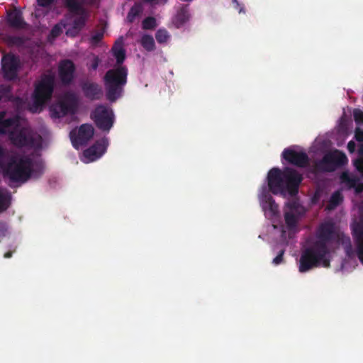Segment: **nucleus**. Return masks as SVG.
Here are the masks:
<instances>
[{"label": "nucleus", "instance_id": "40", "mask_svg": "<svg viewBox=\"0 0 363 363\" xmlns=\"http://www.w3.org/2000/svg\"><path fill=\"white\" fill-rule=\"evenodd\" d=\"M354 138L359 142H363V130L359 128L355 129Z\"/></svg>", "mask_w": 363, "mask_h": 363}, {"label": "nucleus", "instance_id": "31", "mask_svg": "<svg viewBox=\"0 0 363 363\" xmlns=\"http://www.w3.org/2000/svg\"><path fill=\"white\" fill-rule=\"evenodd\" d=\"M141 12V8L140 6H133L127 16V20L130 23H133L135 18L140 14Z\"/></svg>", "mask_w": 363, "mask_h": 363}, {"label": "nucleus", "instance_id": "2", "mask_svg": "<svg viewBox=\"0 0 363 363\" xmlns=\"http://www.w3.org/2000/svg\"><path fill=\"white\" fill-rule=\"evenodd\" d=\"M267 181L269 189L273 194L283 195L288 192L294 196L298 192L303 176L291 167H287L283 170L273 167L268 172Z\"/></svg>", "mask_w": 363, "mask_h": 363}, {"label": "nucleus", "instance_id": "28", "mask_svg": "<svg viewBox=\"0 0 363 363\" xmlns=\"http://www.w3.org/2000/svg\"><path fill=\"white\" fill-rule=\"evenodd\" d=\"M340 178L343 182L347 184L349 189H352L359 180L356 177H350L347 172H343Z\"/></svg>", "mask_w": 363, "mask_h": 363}, {"label": "nucleus", "instance_id": "47", "mask_svg": "<svg viewBox=\"0 0 363 363\" xmlns=\"http://www.w3.org/2000/svg\"><path fill=\"white\" fill-rule=\"evenodd\" d=\"M15 40H20L21 38H13Z\"/></svg>", "mask_w": 363, "mask_h": 363}, {"label": "nucleus", "instance_id": "29", "mask_svg": "<svg viewBox=\"0 0 363 363\" xmlns=\"http://www.w3.org/2000/svg\"><path fill=\"white\" fill-rule=\"evenodd\" d=\"M155 38L158 43H164L169 38V33L166 29H159L155 33Z\"/></svg>", "mask_w": 363, "mask_h": 363}, {"label": "nucleus", "instance_id": "18", "mask_svg": "<svg viewBox=\"0 0 363 363\" xmlns=\"http://www.w3.org/2000/svg\"><path fill=\"white\" fill-rule=\"evenodd\" d=\"M6 112H0V134H6L9 132L10 129L13 130L19 128L20 121L18 116L5 118Z\"/></svg>", "mask_w": 363, "mask_h": 363}, {"label": "nucleus", "instance_id": "26", "mask_svg": "<svg viewBox=\"0 0 363 363\" xmlns=\"http://www.w3.org/2000/svg\"><path fill=\"white\" fill-rule=\"evenodd\" d=\"M286 207L289 210L288 212H293L294 213L298 214V216H302L305 213L304 208L297 201H292L287 203Z\"/></svg>", "mask_w": 363, "mask_h": 363}, {"label": "nucleus", "instance_id": "37", "mask_svg": "<svg viewBox=\"0 0 363 363\" xmlns=\"http://www.w3.org/2000/svg\"><path fill=\"white\" fill-rule=\"evenodd\" d=\"M285 252V250H281L277 257L273 259L272 264L274 265H279L284 262V255Z\"/></svg>", "mask_w": 363, "mask_h": 363}, {"label": "nucleus", "instance_id": "10", "mask_svg": "<svg viewBox=\"0 0 363 363\" xmlns=\"http://www.w3.org/2000/svg\"><path fill=\"white\" fill-rule=\"evenodd\" d=\"M94 133V127L91 124H82L79 129L72 130L70 133V139L75 148L84 146L92 138Z\"/></svg>", "mask_w": 363, "mask_h": 363}, {"label": "nucleus", "instance_id": "24", "mask_svg": "<svg viewBox=\"0 0 363 363\" xmlns=\"http://www.w3.org/2000/svg\"><path fill=\"white\" fill-rule=\"evenodd\" d=\"M300 216L293 212L284 213V220L289 230H293L296 227Z\"/></svg>", "mask_w": 363, "mask_h": 363}, {"label": "nucleus", "instance_id": "33", "mask_svg": "<svg viewBox=\"0 0 363 363\" xmlns=\"http://www.w3.org/2000/svg\"><path fill=\"white\" fill-rule=\"evenodd\" d=\"M62 33V28L60 24L55 25L49 34L48 39L50 40H55L57 37H59Z\"/></svg>", "mask_w": 363, "mask_h": 363}, {"label": "nucleus", "instance_id": "36", "mask_svg": "<svg viewBox=\"0 0 363 363\" xmlns=\"http://www.w3.org/2000/svg\"><path fill=\"white\" fill-rule=\"evenodd\" d=\"M104 38V33L103 32H96V33L93 34L90 38V43L93 45H96L99 44L101 40Z\"/></svg>", "mask_w": 363, "mask_h": 363}, {"label": "nucleus", "instance_id": "4", "mask_svg": "<svg viewBox=\"0 0 363 363\" xmlns=\"http://www.w3.org/2000/svg\"><path fill=\"white\" fill-rule=\"evenodd\" d=\"M128 81V69L118 66L108 70L104 77L106 99L111 103L116 102L124 92Z\"/></svg>", "mask_w": 363, "mask_h": 363}, {"label": "nucleus", "instance_id": "1", "mask_svg": "<svg viewBox=\"0 0 363 363\" xmlns=\"http://www.w3.org/2000/svg\"><path fill=\"white\" fill-rule=\"evenodd\" d=\"M317 240L304 250L299 260V272H306L314 267H330V259L326 257L329 254L328 243L338 238L335 223L325 221L320 223L316 231Z\"/></svg>", "mask_w": 363, "mask_h": 363}, {"label": "nucleus", "instance_id": "5", "mask_svg": "<svg viewBox=\"0 0 363 363\" xmlns=\"http://www.w3.org/2000/svg\"><path fill=\"white\" fill-rule=\"evenodd\" d=\"M55 86V77L52 74H44L35 84L32 94V101L28 109L33 113H40L48 101L52 98Z\"/></svg>", "mask_w": 363, "mask_h": 363}, {"label": "nucleus", "instance_id": "25", "mask_svg": "<svg viewBox=\"0 0 363 363\" xmlns=\"http://www.w3.org/2000/svg\"><path fill=\"white\" fill-rule=\"evenodd\" d=\"M140 44L147 52H152L155 50V40L153 37L150 35H143L140 39Z\"/></svg>", "mask_w": 363, "mask_h": 363}, {"label": "nucleus", "instance_id": "34", "mask_svg": "<svg viewBox=\"0 0 363 363\" xmlns=\"http://www.w3.org/2000/svg\"><path fill=\"white\" fill-rule=\"evenodd\" d=\"M353 117L357 125L363 124V111L359 108H354L353 111Z\"/></svg>", "mask_w": 363, "mask_h": 363}, {"label": "nucleus", "instance_id": "12", "mask_svg": "<svg viewBox=\"0 0 363 363\" xmlns=\"http://www.w3.org/2000/svg\"><path fill=\"white\" fill-rule=\"evenodd\" d=\"M1 65V70L5 79L13 80L17 77L20 68V60L18 57L12 54H7L3 57Z\"/></svg>", "mask_w": 363, "mask_h": 363}, {"label": "nucleus", "instance_id": "30", "mask_svg": "<svg viewBox=\"0 0 363 363\" xmlns=\"http://www.w3.org/2000/svg\"><path fill=\"white\" fill-rule=\"evenodd\" d=\"M9 206V196L0 189V213L6 211Z\"/></svg>", "mask_w": 363, "mask_h": 363}, {"label": "nucleus", "instance_id": "45", "mask_svg": "<svg viewBox=\"0 0 363 363\" xmlns=\"http://www.w3.org/2000/svg\"><path fill=\"white\" fill-rule=\"evenodd\" d=\"M12 253H13V252H12L11 251H9V252H6V253L4 254V257H5V258H10V257H11V256H12Z\"/></svg>", "mask_w": 363, "mask_h": 363}, {"label": "nucleus", "instance_id": "46", "mask_svg": "<svg viewBox=\"0 0 363 363\" xmlns=\"http://www.w3.org/2000/svg\"><path fill=\"white\" fill-rule=\"evenodd\" d=\"M145 1L148 3H152V2L155 1L156 0H145Z\"/></svg>", "mask_w": 363, "mask_h": 363}, {"label": "nucleus", "instance_id": "3", "mask_svg": "<svg viewBox=\"0 0 363 363\" xmlns=\"http://www.w3.org/2000/svg\"><path fill=\"white\" fill-rule=\"evenodd\" d=\"M0 171L12 182H26L32 174L33 161L29 157L18 158L9 152L0 160Z\"/></svg>", "mask_w": 363, "mask_h": 363}, {"label": "nucleus", "instance_id": "15", "mask_svg": "<svg viewBox=\"0 0 363 363\" xmlns=\"http://www.w3.org/2000/svg\"><path fill=\"white\" fill-rule=\"evenodd\" d=\"M80 86L84 96L91 101L100 100L103 96L102 87L96 82L85 80L81 82Z\"/></svg>", "mask_w": 363, "mask_h": 363}, {"label": "nucleus", "instance_id": "41", "mask_svg": "<svg viewBox=\"0 0 363 363\" xmlns=\"http://www.w3.org/2000/svg\"><path fill=\"white\" fill-rule=\"evenodd\" d=\"M354 189L356 194H359L363 192V182H360L359 179L355 184V186L352 188Z\"/></svg>", "mask_w": 363, "mask_h": 363}, {"label": "nucleus", "instance_id": "22", "mask_svg": "<svg viewBox=\"0 0 363 363\" xmlns=\"http://www.w3.org/2000/svg\"><path fill=\"white\" fill-rule=\"evenodd\" d=\"M189 18L187 6H182L178 11L174 18V23L177 28L183 26Z\"/></svg>", "mask_w": 363, "mask_h": 363}, {"label": "nucleus", "instance_id": "39", "mask_svg": "<svg viewBox=\"0 0 363 363\" xmlns=\"http://www.w3.org/2000/svg\"><path fill=\"white\" fill-rule=\"evenodd\" d=\"M55 0H37L38 5L41 7H49L51 6Z\"/></svg>", "mask_w": 363, "mask_h": 363}, {"label": "nucleus", "instance_id": "44", "mask_svg": "<svg viewBox=\"0 0 363 363\" xmlns=\"http://www.w3.org/2000/svg\"><path fill=\"white\" fill-rule=\"evenodd\" d=\"M8 152L6 150H5L1 145H0V160L4 157V155Z\"/></svg>", "mask_w": 363, "mask_h": 363}, {"label": "nucleus", "instance_id": "21", "mask_svg": "<svg viewBox=\"0 0 363 363\" xmlns=\"http://www.w3.org/2000/svg\"><path fill=\"white\" fill-rule=\"evenodd\" d=\"M262 208L265 211L269 212L271 217L276 216L279 213V206L275 203V201L272 196H265Z\"/></svg>", "mask_w": 363, "mask_h": 363}, {"label": "nucleus", "instance_id": "23", "mask_svg": "<svg viewBox=\"0 0 363 363\" xmlns=\"http://www.w3.org/2000/svg\"><path fill=\"white\" fill-rule=\"evenodd\" d=\"M343 201V196L340 191H335L332 194L326 208L328 210H334Z\"/></svg>", "mask_w": 363, "mask_h": 363}, {"label": "nucleus", "instance_id": "35", "mask_svg": "<svg viewBox=\"0 0 363 363\" xmlns=\"http://www.w3.org/2000/svg\"><path fill=\"white\" fill-rule=\"evenodd\" d=\"M11 91V87L9 86L0 84V101L4 98L7 99Z\"/></svg>", "mask_w": 363, "mask_h": 363}, {"label": "nucleus", "instance_id": "16", "mask_svg": "<svg viewBox=\"0 0 363 363\" xmlns=\"http://www.w3.org/2000/svg\"><path fill=\"white\" fill-rule=\"evenodd\" d=\"M108 145V143L106 138L99 140L84 151V156L90 162L95 161L105 153Z\"/></svg>", "mask_w": 363, "mask_h": 363}, {"label": "nucleus", "instance_id": "19", "mask_svg": "<svg viewBox=\"0 0 363 363\" xmlns=\"http://www.w3.org/2000/svg\"><path fill=\"white\" fill-rule=\"evenodd\" d=\"M9 26L15 28H23L26 25L21 11L15 9L8 13Z\"/></svg>", "mask_w": 363, "mask_h": 363}, {"label": "nucleus", "instance_id": "14", "mask_svg": "<svg viewBox=\"0 0 363 363\" xmlns=\"http://www.w3.org/2000/svg\"><path fill=\"white\" fill-rule=\"evenodd\" d=\"M76 67L70 60H63L60 62L58 67L59 77L64 85L70 84L74 78Z\"/></svg>", "mask_w": 363, "mask_h": 363}, {"label": "nucleus", "instance_id": "43", "mask_svg": "<svg viewBox=\"0 0 363 363\" xmlns=\"http://www.w3.org/2000/svg\"><path fill=\"white\" fill-rule=\"evenodd\" d=\"M356 149V144L353 140H350L347 143V150L350 153L354 152Z\"/></svg>", "mask_w": 363, "mask_h": 363}, {"label": "nucleus", "instance_id": "13", "mask_svg": "<svg viewBox=\"0 0 363 363\" xmlns=\"http://www.w3.org/2000/svg\"><path fill=\"white\" fill-rule=\"evenodd\" d=\"M281 155L288 163L298 167H305L309 162L308 156L305 152H297L290 147L285 148Z\"/></svg>", "mask_w": 363, "mask_h": 363}, {"label": "nucleus", "instance_id": "9", "mask_svg": "<svg viewBox=\"0 0 363 363\" xmlns=\"http://www.w3.org/2000/svg\"><path fill=\"white\" fill-rule=\"evenodd\" d=\"M77 109V101L73 94H67L59 102L50 107L52 117L60 118L68 114H74Z\"/></svg>", "mask_w": 363, "mask_h": 363}, {"label": "nucleus", "instance_id": "20", "mask_svg": "<svg viewBox=\"0 0 363 363\" xmlns=\"http://www.w3.org/2000/svg\"><path fill=\"white\" fill-rule=\"evenodd\" d=\"M111 51L116 59V63L119 66H121V65L124 62L125 58V50L123 48V40H117L113 45Z\"/></svg>", "mask_w": 363, "mask_h": 363}, {"label": "nucleus", "instance_id": "17", "mask_svg": "<svg viewBox=\"0 0 363 363\" xmlns=\"http://www.w3.org/2000/svg\"><path fill=\"white\" fill-rule=\"evenodd\" d=\"M352 236L357 245L358 259L363 264V225L355 224L352 228Z\"/></svg>", "mask_w": 363, "mask_h": 363}, {"label": "nucleus", "instance_id": "38", "mask_svg": "<svg viewBox=\"0 0 363 363\" xmlns=\"http://www.w3.org/2000/svg\"><path fill=\"white\" fill-rule=\"evenodd\" d=\"M100 63V59L98 56H94L91 60L89 69L92 70H96Z\"/></svg>", "mask_w": 363, "mask_h": 363}, {"label": "nucleus", "instance_id": "8", "mask_svg": "<svg viewBox=\"0 0 363 363\" xmlns=\"http://www.w3.org/2000/svg\"><path fill=\"white\" fill-rule=\"evenodd\" d=\"M91 118L96 127L108 132L114 123L113 110L105 105H98L91 113Z\"/></svg>", "mask_w": 363, "mask_h": 363}, {"label": "nucleus", "instance_id": "42", "mask_svg": "<svg viewBox=\"0 0 363 363\" xmlns=\"http://www.w3.org/2000/svg\"><path fill=\"white\" fill-rule=\"evenodd\" d=\"M79 30L77 29H74V28L72 27V28H69L67 30L66 35L72 37H75L78 33Z\"/></svg>", "mask_w": 363, "mask_h": 363}, {"label": "nucleus", "instance_id": "6", "mask_svg": "<svg viewBox=\"0 0 363 363\" xmlns=\"http://www.w3.org/2000/svg\"><path fill=\"white\" fill-rule=\"evenodd\" d=\"M347 161L346 155L338 150L326 153L321 160L315 162L313 172L323 173L333 172L337 167L344 165Z\"/></svg>", "mask_w": 363, "mask_h": 363}, {"label": "nucleus", "instance_id": "7", "mask_svg": "<svg viewBox=\"0 0 363 363\" xmlns=\"http://www.w3.org/2000/svg\"><path fill=\"white\" fill-rule=\"evenodd\" d=\"M9 137L12 143L18 147L34 148L40 145V136H35L33 131L26 127L12 130Z\"/></svg>", "mask_w": 363, "mask_h": 363}, {"label": "nucleus", "instance_id": "32", "mask_svg": "<svg viewBox=\"0 0 363 363\" xmlns=\"http://www.w3.org/2000/svg\"><path fill=\"white\" fill-rule=\"evenodd\" d=\"M156 26V20L154 17H147L142 22V27L145 30H151Z\"/></svg>", "mask_w": 363, "mask_h": 363}, {"label": "nucleus", "instance_id": "11", "mask_svg": "<svg viewBox=\"0 0 363 363\" xmlns=\"http://www.w3.org/2000/svg\"><path fill=\"white\" fill-rule=\"evenodd\" d=\"M65 6L72 14L79 16L74 20L72 27L80 31L86 24V9L77 0H65Z\"/></svg>", "mask_w": 363, "mask_h": 363}, {"label": "nucleus", "instance_id": "27", "mask_svg": "<svg viewBox=\"0 0 363 363\" xmlns=\"http://www.w3.org/2000/svg\"><path fill=\"white\" fill-rule=\"evenodd\" d=\"M358 153L359 158L354 161V165L357 170L363 176V143L360 145Z\"/></svg>", "mask_w": 363, "mask_h": 363}]
</instances>
